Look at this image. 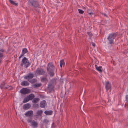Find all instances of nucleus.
I'll list each match as a JSON object with an SVG mask.
<instances>
[{
    "label": "nucleus",
    "mask_w": 128,
    "mask_h": 128,
    "mask_svg": "<svg viewBox=\"0 0 128 128\" xmlns=\"http://www.w3.org/2000/svg\"><path fill=\"white\" fill-rule=\"evenodd\" d=\"M39 105L38 104H34L33 105V106L34 108H38V107Z\"/></svg>",
    "instance_id": "29"
},
{
    "label": "nucleus",
    "mask_w": 128,
    "mask_h": 128,
    "mask_svg": "<svg viewBox=\"0 0 128 128\" xmlns=\"http://www.w3.org/2000/svg\"><path fill=\"white\" fill-rule=\"evenodd\" d=\"M24 55H23L22 54L20 55V56L19 57V58H20L23 56Z\"/></svg>",
    "instance_id": "38"
},
{
    "label": "nucleus",
    "mask_w": 128,
    "mask_h": 128,
    "mask_svg": "<svg viewBox=\"0 0 128 128\" xmlns=\"http://www.w3.org/2000/svg\"><path fill=\"white\" fill-rule=\"evenodd\" d=\"M34 77V75L33 74L29 73L28 75L24 77V78L26 80H27L28 81L30 80H31Z\"/></svg>",
    "instance_id": "7"
},
{
    "label": "nucleus",
    "mask_w": 128,
    "mask_h": 128,
    "mask_svg": "<svg viewBox=\"0 0 128 128\" xmlns=\"http://www.w3.org/2000/svg\"><path fill=\"white\" fill-rule=\"evenodd\" d=\"M30 100L27 97H26L24 98V100L23 101V103H26L28 102V101Z\"/></svg>",
    "instance_id": "28"
},
{
    "label": "nucleus",
    "mask_w": 128,
    "mask_h": 128,
    "mask_svg": "<svg viewBox=\"0 0 128 128\" xmlns=\"http://www.w3.org/2000/svg\"><path fill=\"white\" fill-rule=\"evenodd\" d=\"M28 2L35 8L39 6V4L36 0H28Z\"/></svg>",
    "instance_id": "4"
},
{
    "label": "nucleus",
    "mask_w": 128,
    "mask_h": 128,
    "mask_svg": "<svg viewBox=\"0 0 128 128\" xmlns=\"http://www.w3.org/2000/svg\"><path fill=\"white\" fill-rule=\"evenodd\" d=\"M88 13L90 15L92 16L93 14V11L91 9H89L88 10Z\"/></svg>",
    "instance_id": "26"
},
{
    "label": "nucleus",
    "mask_w": 128,
    "mask_h": 128,
    "mask_svg": "<svg viewBox=\"0 0 128 128\" xmlns=\"http://www.w3.org/2000/svg\"><path fill=\"white\" fill-rule=\"evenodd\" d=\"M2 61V60L1 58H0V64L1 63Z\"/></svg>",
    "instance_id": "39"
},
{
    "label": "nucleus",
    "mask_w": 128,
    "mask_h": 128,
    "mask_svg": "<svg viewBox=\"0 0 128 128\" xmlns=\"http://www.w3.org/2000/svg\"><path fill=\"white\" fill-rule=\"evenodd\" d=\"M60 66L61 67H62V66H64V60H61L60 62Z\"/></svg>",
    "instance_id": "27"
},
{
    "label": "nucleus",
    "mask_w": 128,
    "mask_h": 128,
    "mask_svg": "<svg viewBox=\"0 0 128 128\" xmlns=\"http://www.w3.org/2000/svg\"><path fill=\"white\" fill-rule=\"evenodd\" d=\"M4 50L3 48L1 49L0 50V52H4Z\"/></svg>",
    "instance_id": "36"
},
{
    "label": "nucleus",
    "mask_w": 128,
    "mask_h": 128,
    "mask_svg": "<svg viewBox=\"0 0 128 128\" xmlns=\"http://www.w3.org/2000/svg\"><path fill=\"white\" fill-rule=\"evenodd\" d=\"M28 81L31 83L32 84L36 82L37 80L36 79L34 78L32 80H30V81L28 80Z\"/></svg>",
    "instance_id": "24"
},
{
    "label": "nucleus",
    "mask_w": 128,
    "mask_h": 128,
    "mask_svg": "<svg viewBox=\"0 0 128 128\" xmlns=\"http://www.w3.org/2000/svg\"><path fill=\"white\" fill-rule=\"evenodd\" d=\"M30 90L26 88H23L21 90V93L23 94H26L30 93Z\"/></svg>",
    "instance_id": "6"
},
{
    "label": "nucleus",
    "mask_w": 128,
    "mask_h": 128,
    "mask_svg": "<svg viewBox=\"0 0 128 128\" xmlns=\"http://www.w3.org/2000/svg\"><path fill=\"white\" fill-rule=\"evenodd\" d=\"M53 84L52 81H51L50 84L48 85V89L50 91H54V86Z\"/></svg>",
    "instance_id": "8"
},
{
    "label": "nucleus",
    "mask_w": 128,
    "mask_h": 128,
    "mask_svg": "<svg viewBox=\"0 0 128 128\" xmlns=\"http://www.w3.org/2000/svg\"><path fill=\"white\" fill-rule=\"evenodd\" d=\"M31 106V105L29 103L24 104L23 106V108L24 110H27L29 109Z\"/></svg>",
    "instance_id": "11"
},
{
    "label": "nucleus",
    "mask_w": 128,
    "mask_h": 128,
    "mask_svg": "<svg viewBox=\"0 0 128 128\" xmlns=\"http://www.w3.org/2000/svg\"><path fill=\"white\" fill-rule=\"evenodd\" d=\"M95 66L96 69L100 72H102V70L101 69V68H102V66H100L99 67H97V66L96 65H95Z\"/></svg>",
    "instance_id": "18"
},
{
    "label": "nucleus",
    "mask_w": 128,
    "mask_h": 128,
    "mask_svg": "<svg viewBox=\"0 0 128 128\" xmlns=\"http://www.w3.org/2000/svg\"><path fill=\"white\" fill-rule=\"evenodd\" d=\"M36 74L38 75H44L45 73V72L42 68H38L36 71Z\"/></svg>",
    "instance_id": "5"
},
{
    "label": "nucleus",
    "mask_w": 128,
    "mask_h": 128,
    "mask_svg": "<svg viewBox=\"0 0 128 128\" xmlns=\"http://www.w3.org/2000/svg\"><path fill=\"white\" fill-rule=\"evenodd\" d=\"M8 85L4 82H2L0 85V87L1 89H6L8 88Z\"/></svg>",
    "instance_id": "9"
},
{
    "label": "nucleus",
    "mask_w": 128,
    "mask_h": 128,
    "mask_svg": "<svg viewBox=\"0 0 128 128\" xmlns=\"http://www.w3.org/2000/svg\"><path fill=\"white\" fill-rule=\"evenodd\" d=\"M47 80V79L45 78H43L41 79V81L42 82H44Z\"/></svg>",
    "instance_id": "30"
},
{
    "label": "nucleus",
    "mask_w": 128,
    "mask_h": 128,
    "mask_svg": "<svg viewBox=\"0 0 128 128\" xmlns=\"http://www.w3.org/2000/svg\"><path fill=\"white\" fill-rule=\"evenodd\" d=\"M8 89L10 90H12L13 88V87L11 86H9L8 85Z\"/></svg>",
    "instance_id": "34"
},
{
    "label": "nucleus",
    "mask_w": 128,
    "mask_h": 128,
    "mask_svg": "<svg viewBox=\"0 0 128 128\" xmlns=\"http://www.w3.org/2000/svg\"><path fill=\"white\" fill-rule=\"evenodd\" d=\"M87 34L90 37L92 36L93 35L90 32H87Z\"/></svg>",
    "instance_id": "31"
},
{
    "label": "nucleus",
    "mask_w": 128,
    "mask_h": 128,
    "mask_svg": "<svg viewBox=\"0 0 128 128\" xmlns=\"http://www.w3.org/2000/svg\"><path fill=\"white\" fill-rule=\"evenodd\" d=\"M41 86V84H36L33 85V86L34 88H36L40 86Z\"/></svg>",
    "instance_id": "19"
},
{
    "label": "nucleus",
    "mask_w": 128,
    "mask_h": 128,
    "mask_svg": "<svg viewBox=\"0 0 128 128\" xmlns=\"http://www.w3.org/2000/svg\"><path fill=\"white\" fill-rule=\"evenodd\" d=\"M118 34V33L117 32L109 34L107 39L109 41L110 44H112L113 43L114 39Z\"/></svg>",
    "instance_id": "2"
},
{
    "label": "nucleus",
    "mask_w": 128,
    "mask_h": 128,
    "mask_svg": "<svg viewBox=\"0 0 128 128\" xmlns=\"http://www.w3.org/2000/svg\"><path fill=\"white\" fill-rule=\"evenodd\" d=\"M92 46H95V45H96V44H95L93 42H92Z\"/></svg>",
    "instance_id": "37"
},
{
    "label": "nucleus",
    "mask_w": 128,
    "mask_h": 128,
    "mask_svg": "<svg viewBox=\"0 0 128 128\" xmlns=\"http://www.w3.org/2000/svg\"><path fill=\"white\" fill-rule=\"evenodd\" d=\"M28 52V51L27 49L26 48H24L22 50V54L23 55L24 54Z\"/></svg>",
    "instance_id": "25"
},
{
    "label": "nucleus",
    "mask_w": 128,
    "mask_h": 128,
    "mask_svg": "<svg viewBox=\"0 0 128 128\" xmlns=\"http://www.w3.org/2000/svg\"><path fill=\"white\" fill-rule=\"evenodd\" d=\"M34 97V95L32 94H31L29 95L28 98L30 100H32Z\"/></svg>",
    "instance_id": "21"
},
{
    "label": "nucleus",
    "mask_w": 128,
    "mask_h": 128,
    "mask_svg": "<svg viewBox=\"0 0 128 128\" xmlns=\"http://www.w3.org/2000/svg\"><path fill=\"white\" fill-rule=\"evenodd\" d=\"M32 118L31 117H29L27 119V122L28 123H31L34 121Z\"/></svg>",
    "instance_id": "20"
},
{
    "label": "nucleus",
    "mask_w": 128,
    "mask_h": 128,
    "mask_svg": "<svg viewBox=\"0 0 128 128\" xmlns=\"http://www.w3.org/2000/svg\"><path fill=\"white\" fill-rule=\"evenodd\" d=\"M43 112L42 110H38L36 112V114L38 116H41Z\"/></svg>",
    "instance_id": "23"
},
{
    "label": "nucleus",
    "mask_w": 128,
    "mask_h": 128,
    "mask_svg": "<svg viewBox=\"0 0 128 128\" xmlns=\"http://www.w3.org/2000/svg\"><path fill=\"white\" fill-rule=\"evenodd\" d=\"M111 87L110 83L109 82H107L106 83V90H108Z\"/></svg>",
    "instance_id": "16"
},
{
    "label": "nucleus",
    "mask_w": 128,
    "mask_h": 128,
    "mask_svg": "<svg viewBox=\"0 0 128 128\" xmlns=\"http://www.w3.org/2000/svg\"><path fill=\"white\" fill-rule=\"evenodd\" d=\"M29 84L30 83L26 81H24L21 83V85L22 86H28Z\"/></svg>",
    "instance_id": "13"
},
{
    "label": "nucleus",
    "mask_w": 128,
    "mask_h": 128,
    "mask_svg": "<svg viewBox=\"0 0 128 128\" xmlns=\"http://www.w3.org/2000/svg\"><path fill=\"white\" fill-rule=\"evenodd\" d=\"M40 98H35L32 100V102L34 104H36L40 100Z\"/></svg>",
    "instance_id": "17"
},
{
    "label": "nucleus",
    "mask_w": 128,
    "mask_h": 128,
    "mask_svg": "<svg viewBox=\"0 0 128 128\" xmlns=\"http://www.w3.org/2000/svg\"><path fill=\"white\" fill-rule=\"evenodd\" d=\"M9 2L10 4L13 5L15 6H17L18 5V3H15L12 0H9Z\"/></svg>",
    "instance_id": "22"
},
{
    "label": "nucleus",
    "mask_w": 128,
    "mask_h": 128,
    "mask_svg": "<svg viewBox=\"0 0 128 128\" xmlns=\"http://www.w3.org/2000/svg\"><path fill=\"white\" fill-rule=\"evenodd\" d=\"M52 111L51 110H46L44 113L46 115H51L52 114Z\"/></svg>",
    "instance_id": "15"
},
{
    "label": "nucleus",
    "mask_w": 128,
    "mask_h": 128,
    "mask_svg": "<svg viewBox=\"0 0 128 128\" xmlns=\"http://www.w3.org/2000/svg\"><path fill=\"white\" fill-rule=\"evenodd\" d=\"M126 104H125V107H126Z\"/></svg>",
    "instance_id": "40"
},
{
    "label": "nucleus",
    "mask_w": 128,
    "mask_h": 128,
    "mask_svg": "<svg viewBox=\"0 0 128 128\" xmlns=\"http://www.w3.org/2000/svg\"><path fill=\"white\" fill-rule=\"evenodd\" d=\"M23 64H24L26 68H27L30 65V63L28 60L26 58L24 57L22 60V63L21 65L22 66Z\"/></svg>",
    "instance_id": "3"
},
{
    "label": "nucleus",
    "mask_w": 128,
    "mask_h": 128,
    "mask_svg": "<svg viewBox=\"0 0 128 128\" xmlns=\"http://www.w3.org/2000/svg\"><path fill=\"white\" fill-rule=\"evenodd\" d=\"M43 122L44 123H45L46 124H48L49 121L48 120L45 119L44 120Z\"/></svg>",
    "instance_id": "33"
},
{
    "label": "nucleus",
    "mask_w": 128,
    "mask_h": 128,
    "mask_svg": "<svg viewBox=\"0 0 128 128\" xmlns=\"http://www.w3.org/2000/svg\"><path fill=\"white\" fill-rule=\"evenodd\" d=\"M33 114V112L32 110H30L26 112L25 115L26 116L30 117L32 116Z\"/></svg>",
    "instance_id": "10"
},
{
    "label": "nucleus",
    "mask_w": 128,
    "mask_h": 128,
    "mask_svg": "<svg viewBox=\"0 0 128 128\" xmlns=\"http://www.w3.org/2000/svg\"><path fill=\"white\" fill-rule=\"evenodd\" d=\"M46 105V102L45 100L42 101L40 103V106L41 108H44L45 107Z\"/></svg>",
    "instance_id": "12"
},
{
    "label": "nucleus",
    "mask_w": 128,
    "mask_h": 128,
    "mask_svg": "<svg viewBox=\"0 0 128 128\" xmlns=\"http://www.w3.org/2000/svg\"><path fill=\"white\" fill-rule=\"evenodd\" d=\"M78 10L80 14H83L84 13V11L83 10H81L80 9H78Z\"/></svg>",
    "instance_id": "32"
},
{
    "label": "nucleus",
    "mask_w": 128,
    "mask_h": 128,
    "mask_svg": "<svg viewBox=\"0 0 128 128\" xmlns=\"http://www.w3.org/2000/svg\"><path fill=\"white\" fill-rule=\"evenodd\" d=\"M54 66L52 62H50L47 65V71L51 76H52L54 75Z\"/></svg>",
    "instance_id": "1"
},
{
    "label": "nucleus",
    "mask_w": 128,
    "mask_h": 128,
    "mask_svg": "<svg viewBox=\"0 0 128 128\" xmlns=\"http://www.w3.org/2000/svg\"><path fill=\"white\" fill-rule=\"evenodd\" d=\"M32 126L35 127H37L38 126V124L37 122L35 121L34 120L31 123Z\"/></svg>",
    "instance_id": "14"
},
{
    "label": "nucleus",
    "mask_w": 128,
    "mask_h": 128,
    "mask_svg": "<svg viewBox=\"0 0 128 128\" xmlns=\"http://www.w3.org/2000/svg\"><path fill=\"white\" fill-rule=\"evenodd\" d=\"M3 56V54L2 53L0 52V58H1Z\"/></svg>",
    "instance_id": "35"
}]
</instances>
